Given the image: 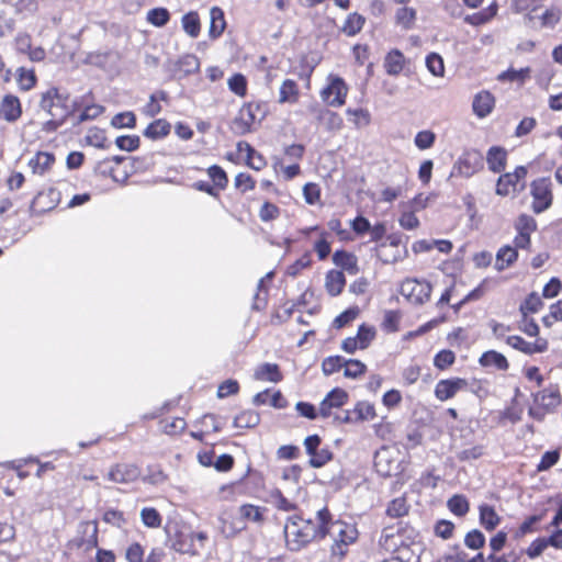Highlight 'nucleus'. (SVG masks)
Instances as JSON below:
<instances>
[{
    "label": "nucleus",
    "instance_id": "72a5a7b5",
    "mask_svg": "<svg viewBox=\"0 0 562 562\" xmlns=\"http://www.w3.org/2000/svg\"><path fill=\"white\" fill-rule=\"evenodd\" d=\"M364 22L366 19L361 14L357 12L350 13L346 19L341 31L347 36H355L362 30Z\"/></svg>",
    "mask_w": 562,
    "mask_h": 562
},
{
    "label": "nucleus",
    "instance_id": "5701e85b",
    "mask_svg": "<svg viewBox=\"0 0 562 562\" xmlns=\"http://www.w3.org/2000/svg\"><path fill=\"white\" fill-rule=\"evenodd\" d=\"M54 161L55 157L53 154L40 151L30 159L29 166L31 167L33 173L42 176L50 169Z\"/></svg>",
    "mask_w": 562,
    "mask_h": 562
},
{
    "label": "nucleus",
    "instance_id": "a19ab883",
    "mask_svg": "<svg viewBox=\"0 0 562 562\" xmlns=\"http://www.w3.org/2000/svg\"><path fill=\"white\" fill-rule=\"evenodd\" d=\"M207 176L214 183V188L218 190H224L228 184V178L225 170L217 165H213L206 170Z\"/></svg>",
    "mask_w": 562,
    "mask_h": 562
},
{
    "label": "nucleus",
    "instance_id": "39448f33",
    "mask_svg": "<svg viewBox=\"0 0 562 562\" xmlns=\"http://www.w3.org/2000/svg\"><path fill=\"white\" fill-rule=\"evenodd\" d=\"M68 97L60 93L58 89L52 88L45 92L41 100V108L52 117L65 120L68 115L66 102Z\"/></svg>",
    "mask_w": 562,
    "mask_h": 562
},
{
    "label": "nucleus",
    "instance_id": "1a4fd4ad",
    "mask_svg": "<svg viewBox=\"0 0 562 562\" xmlns=\"http://www.w3.org/2000/svg\"><path fill=\"white\" fill-rule=\"evenodd\" d=\"M374 467L383 476L397 475L402 471L401 462L391 449L383 448L375 453Z\"/></svg>",
    "mask_w": 562,
    "mask_h": 562
},
{
    "label": "nucleus",
    "instance_id": "6e6d98bb",
    "mask_svg": "<svg viewBox=\"0 0 562 562\" xmlns=\"http://www.w3.org/2000/svg\"><path fill=\"white\" fill-rule=\"evenodd\" d=\"M228 88L238 97H244L247 92V80L244 75L235 74L228 79Z\"/></svg>",
    "mask_w": 562,
    "mask_h": 562
},
{
    "label": "nucleus",
    "instance_id": "20e7f679",
    "mask_svg": "<svg viewBox=\"0 0 562 562\" xmlns=\"http://www.w3.org/2000/svg\"><path fill=\"white\" fill-rule=\"evenodd\" d=\"M400 292L411 303L422 305L430 297L431 284L425 280L408 278L402 282Z\"/></svg>",
    "mask_w": 562,
    "mask_h": 562
},
{
    "label": "nucleus",
    "instance_id": "b1692460",
    "mask_svg": "<svg viewBox=\"0 0 562 562\" xmlns=\"http://www.w3.org/2000/svg\"><path fill=\"white\" fill-rule=\"evenodd\" d=\"M333 261L337 267L342 268L350 274L358 273L357 257L345 250H337L333 255Z\"/></svg>",
    "mask_w": 562,
    "mask_h": 562
},
{
    "label": "nucleus",
    "instance_id": "0e129e2a",
    "mask_svg": "<svg viewBox=\"0 0 562 562\" xmlns=\"http://www.w3.org/2000/svg\"><path fill=\"white\" fill-rule=\"evenodd\" d=\"M408 507L404 497L393 499L386 509L390 517H402L407 514Z\"/></svg>",
    "mask_w": 562,
    "mask_h": 562
},
{
    "label": "nucleus",
    "instance_id": "7ed1b4c3",
    "mask_svg": "<svg viewBox=\"0 0 562 562\" xmlns=\"http://www.w3.org/2000/svg\"><path fill=\"white\" fill-rule=\"evenodd\" d=\"M328 529H283L285 543L289 550L300 551L315 540L327 536Z\"/></svg>",
    "mask_w": 562,
    "mask_h": 562
},
{
    "label": "nucleus",
    "instance_id": "a211bd4d",
    "mask_svg": "<svg viewBox=\"0 0 562 562\" xmlns=\"http://www.w3.org/2000/svg\"><path fill=\"white\" fill-rule=\"evenodd\" d=\"M406 65V58L400 49H391L384 57L383 67L390 76H398Z\"/></svg>",
    "mask_w": 562,
    "mask_h": 562
},
{
    "label": "nucleus",
    "instance_id": "680f3d73",
    "mask_svg": "<svg viewBox=\"0 0 562 562\" xmlns=\"http://www.w3.org/2000/svg\"><path fill=\"white\" fill-rule=\"evenodd\" d=\"M435 139H436L435 133L431 131L425 130V131H420L416 134L414 143L417 148H419L420 150H425V149L430 148L434 145Z\"/></svg>",
    "mask_w": 562,
    "mask_h": 562
},
{
    "label": "nucleus",
    "instance_id": "9b49d317",
    "mask_svg": "<svg viewBox=\"0 0 562 562\" xmlns=\"http://www.w3.org/2000/svg\"><path fill=\"white\" fill-rule=\"evenodd\" d=\"M349 398L348 393L340 389H333L319 404V415L323 418L331 416V411L342 407Z\"/></svg>",
    "mask_w": 562,
    "mask_h": 562
},
{
    "label": "nucleus",
    "instance_id": "f3484780",
    "mask_svg": "<svg viewBox=\"0 0 562 562\" xmlns=\"http://www.w3.org/2000/svg\"><path fill=\"white\" fill-rule=\"evenodd\" d=\"M311 111L316 114L319 124L324 125L328 131H339L342 127V117L328 109H318L312 106Z\"/></svg>",
    "mask_w": 562,
    "mask_h": 562
},
{
    "label": "nucleus",
    "instance_id": "4d7b16f0",
    "mask_svg": "<svg viewBox=\"0 0 562 562\" xmlns=\"http://www.w3.org/2000/svg\"><path fill=\"white\" fill-rule=\"evenodd\" d=\"M345 370H344V375L346 378H351V379H356L358 376H360L361 374H363L366 372V364L362 363L361 361L359 360H356V359H349V360H346V364L344 366Z\"/></svg>",
    "mask_w": 562,
    "mask_h": 562
},
{
    "label": "nucleus",
    "instance_id": "bf43d9fd",
    "mask_svg": "<svg viewBox=\"0 0 562 562\" xmlns=\"http://www.w3.org/2000/svg\"><path fill=\"white\" fill-rule=\"evenodd\" d=\"M15 12L23 15H32L38 9L37 0H15L12 3Z\"/></svg>",
    "mask_w": 562,
    "mask_h": 562
},
{
    "label": "nucleus",
    "instance_id": "c85d7f7f",
    "mask_svg": "<svg viewBox=\"0 0 562 562\" xmlns=\"http://www.w3.org/2000/svg\"><path fill=\"white\" fill-rule=\"evenodd\" d=\"M171 125L164 119L151 122L144 131V136L149 139H159L170 133Z\"/></svg>",
    "mask_w": 562,
    "mask_h": 562
},
{
    "label": "nucleus",
    "instance_id": "338daca9",
    "mask_svg": "<svg viewBox=\"0 0 562 562\" xmlns=\"http://www.w3.org/2000/svg\"><path fill=\"white\" fill-rule=\"evenodd\" d=\"M142 521L146 527H159L161 517L159 513L151 507L143 508L140 512Z\"/></svg>",
    "mask_w": 562,
    "mask_h": 562
},
{
    "label": "nucleus",
    "instance_id": "4c0bfd02",
    "mask_svg": "<svg viewBox=\"0 0 562 562\" xmlns=\"http://www.w3.org/2000/svg\"><path fill=\"white\" fill-rule=\"evenodd\" d=\"M259 414L255 411H244L234 418L236 428H251L259 424Z\"/></svg>",
    "mask_w": 562,
    "mask_h": 562
},
{
    "label": "nucleus",
    "instance_id": "774afa93",
    "mask_svg": "<svg viewBox=\"0 0 562 562\" xmlns=\"http://www.w3.org/2000/svg\"><path fill=\"white\" fill-rule=\"evenodd\" d=\"M400 321L401 314L397 311H386L384 314L382 327L389 333L397 331Z\"/></svg>",
    "mask_w": 562,
    "mask_h": 562
},
{
    "label": "nucleus",
    "instance_id": "7c9ffc66",
    "mask_svg": "<svg viewBox=\"0 0 562 562\" xmlns=\"http://www.w3.org/2000/svg\"><path fill=\"white\" fill-rule=\"evenodd\" d=\"M480 363L483 367H494L498 370H506L508 368V361L505 356L494 350L484 352L480 358Z\"/></svg>",
    "mask_w": 562,
    "mask_h": 562
},
{
    "label": "nucleus",
    "instance_id": "3c124183",
    "mask_svg": "<svg viewBox=\"0 0 562 562\" xmlns=\"http://www.w3.org/2000/svg\"><path fill=\"white\" fill-rule=\"evenodd\" d=\"M426 67L436 77H442L445 74L443 59L436 53H430L426 57Z\"/></svg>",
    "mask_w": 562,
    "mask_h": 562
},
{
    "label": "nucleus",
    "instance_id": "de8ad7c7",
    "mask_svg": "<svg viewBox=\"0 0 562 562\" xmlns=\"http://www.w3.org/2000/svg\"><path fill=\"white\" fill-rule=\"evenodd\" d=\"M346 364V359L341 356H330L323 360L322 370L325 375H330L339 371Z\"/></svg>",
    "mask_w": 562,
    "mask_h": 562
},
{
    "label": "nucleus",
    "instance_id": "412c9836",
    "mask_svg": "<svg viewBox=\"0 0 562 562\" xmlns=\"http://www.w3.org/2000/svg\"><path fill=\"white\" fill-rule=\"evenodd\" d=\"M561 402L560 391L558 386L544 389L535 395V403L540 404L546 411H551L559 406Z\"/></svg>",
    "mask_w": 562,
    "mask_h": 562
},
{
    "label": "nucleus",
    "instance_id": "79ce46f5",
    "mask_svg": "<svg viewBox=\"0 0 562 562\" xmlns=\"http://www.w3.org/2000/svg\"><path fill=\"white\" fill-rule=\"evenodd\" d=\"M480 521L484 527H496L501 522V518L494 507L483 504L480 506Z\"/></svg>",
    "mask_w": 562,
    "mask_h": 562
},
{
    "label": "nucleus",
    "instance_id": "f03ea898",
    "mask_svg": "<svg viewBox=\"0 0 562 562\" xmlns=\"http://www.w3.org/2000/svg\"><path fill=\"white\" fill-rule=\"evenodd\" d=\"M0 554L7 557L8 562H32V557L16 539L15 529H0Z\"/></svg>",
    "mask_w": 562,
    "mask_h": 562
},
{
    "label": "nucleus",
    "instance_id": "423d86ee",
    "mask_svg": "<svg viewBox=\"0 0 562 562\" xmlns=\"http://www.w3.org/2000/svg\"><path fill=\"white\" fill-rule=\"evenodd\" d=\"M206 538L207 537L204 532L191 531L184 533L179 531L176 536L173 548L181 554L198 555L200 550L203 548Z\"/></svg>",
    "mask_w": 562,
    "mask_h": 562
},
{
    "label": "nucleus",
    "instance_id": "2f4dec72",
    "mask_svg": "<svg viewBox=\"0 0 562 562\" xmlns=\"http://www.w3.org/2000/svg\"><path fill=\"white\" fill-rule=\"evenodd\" d=\"M183 31L192 38L199 36L201 31V23L199 14L195 11L186 13L181 19Z\"/></svg>",
    "mask_w": 562,
    "mask_h": 562
},
{
    "label": "nucleus",
    "instance_id": "aec40b11",
    "mask_svg": "<svg viewBox=\"0 0 562 562\" xmlns=\"http://www.w3.org/2000/svg\"><path fill=\"white\" fill-rule=\"evenodd\" d=\"M494 97L488 91L479 92L473 100L472 108L476 116L483 119L487 116L494 108Z\"/></svg>",
    "mask_w": 562,
    "mask_h": 562
},
{
    "label": "nucleus",
    "instance_id": "bb28decb",
    "mask_svg": "<svg viewBox=\"0 0 562 562\" xmlns=\"http://www.w3.org/2000/svg\"><path fill=\"white\" fill-rule=\"evenodd\" d=\"M300 91L296 81L292 79H285L279 91L280 103H296L299 100Z\"/></svg>",
    "mask_w": 562,
    "mask_h": 562
},
{
    "label": "nucleus",
    "instance_id": "e433bc0d",
    "mask_svg": "<svg viewBox=\"0 0 562 562\" xmlns=\"http://www.w3.org/2000/svg\"><path fill=\"white\" fill-rule=\"evenodd\" d=\"M396 24L404 30H411L416 21V10L408 7H402L395 14Z\"/></svg>",
    "mask_w": 562,
    "mask_h": 562
},
{
    "label": "nucleus",
    "instance_id": "4468645a",
    "mask_svg": "<svg viewBox=\"0 0 562 562\" xmlns=\"http://www.w3.org/2000/svg\"><path fill=\"white\" fill-rule=\"evenodd\" d=\"M549 546H553L555 548L562 547V529H557L555 532L548 538L543 537L536 539L527 548L526 553L530 559H535L539 557Z\"/></svg>",
    "mask_w": 562,
    "mask_h": 562
},
{
    "label": "nucleus",
    "instance_id": "37998d69",
    "mask_svg": "<svg viewBox=\"0 0 562 562\" xmlns=\"http://www.w3.org/2000/svg\"><path fill=\"white\" fill-rule=\"evenodd\" d=\"M346 114L350 116V121L357 128L368 126L371 121V115L366 109H347Z\"/></svg>",
    "mask_w": 562,
    "mask_h": 562
},
{
    "label": "nucleus",
    "instance_id": "a878e982",
    "mask_svg": "<svg viewBox=\"0 0 562 562\" xmlns=\"http://www.w3.org/2000/svg\"><path fill=\"white\" fill-rule=\"evenodd\" d=\"M518 257V252L516 248L505 245L501 247L496 254L495 269L497 271H503L510 265H513Z\"/></svg>",
    "mask_w": 562,
    "mask_h": 562
},
{
    "label": "nucleus",
    "instance_id": "dca6fc26",
    "mask_svg": "<svg viewBox=\"0 0 562 562\" xmlns=\"http://www.w3.org/2000/svg\"><path fill=\"white\" fill-rule=\"evenodd\" d=\"M22 114L18 97L7 94L0 103V117L7 122H15Z\"/></svg>",
    "mask_w": 562,
    "mask_h": 562
},
{
    "label": "nucleus",
    "instance_id": "ddd939ff",
    "mask_svg": "<svg viewBox=\"0 0 562 562\" xmlns=\"http://www.w3.org/2000/svg\"><path fill=\"white\" fill-rule=\"evenodd\" d=\"M358 537V529H340L331 546V554L342 559L347 554L349 546L355 543Z\"/></svg>",
    "mask_w": 562,
    "mask_h": 562
},
{
    "label": "nucleus",
    "instance_id": "ea45409f",
    "mask_svg": "<svg viewBox=\"0 0 562 562\" xmlns=\"http://www.w3.org/2000/svg\"><path fill=\"white\" fill-rule=\"evenodd\" d=\"M16 81L21 90L29 91L36 83V76L33 69L20 67L16 70Z\"/></svg>",
    "mask_w": 562,
    "mask_h": 562
},
{
    "label": "nucleus",
    "instance_id": "9d476101",
    "mask_svg": "<svg viewBox=\"0 0 562 562\" xmlns=\"http://www.w3.org/2000/svg\"><path fill=\"white\" fill-rule=\"evenodd\" d=\"M468 387V382L461 378L445 379L437 382L435 386V396L445 402L457 395L458 392Z\"/></svg>",
    "mask_w": 562,
    "mask_h": 562
},
{
    "label": "nucleus",
    "instance_id": "49530a36",
    "mask_svg": "<svg viewBox=\"0 0 562 562\" xmlns=\"http://www.w3.org/2000/svg\"><path fill=\"white\" fill-rule=\"evenodd\" d=\"M514 227L517 233H524L530 236L531 233H533L537 229V223L532 216L521 214L516 220Z\"/></svg>",
    "mask_w": 562,
    "mask_h": 562
},
{
    "label": "nucleus",
    "instance_id": "8fccbe9b",
    "mask_svg": "<svg viewBox=\"0 0 562 562\" xmlns=\"http://www.w3.org/2000/svg\"><path fill=\"white\" fill-rule=\"evenodd\" d=\"M357 422L372 420L375 417V409L373 404L369 402H359L353 408Z\"/></svg>",
    "mask_w": 562,
    "mask_h": 562
},
{
    "label": "nucleus",
    "instance_id": "603ef678",
    "mask_svg": "<svg viewBox=\"0 0 562 562\" xmlns=\"http://www.w3.org/2000/svg\"><path fill=\"white\" fill-rule=\"evenodd\" d=\"M530 76V68L508 69L498 76L499 80L517 81L522 83Z\"/></svg>",
    "mask_w": 562,
    "mask_h": 562
},
{
    "label": "nucleus",
    "instance_id": "f257e3e1",
    "mask_svg": "<svg viewBox=\"0 0 562 562\" xmlns=\"http://www.w3.org/2000/svg\"><path fill=\"white\" fill-rule=\"evenodd\" d=\"M415 542V537L408 535V529H383L381 532L376 552L384 557L408 559L413 557L411 547Z\"/></svg>",
    "mask_w": 562,
    "mask_h": 562
},
{
    "label": "nucleus",
    "instance_id": "13d9d810",
    "mask_svg": "<svg viewBox=\"0 0 562 562\" xmlns=\"http://www.w3.org/2000/svg\"><path fill=\"white\" fill-rule=\"evenodd\" d=\"M456 360L454 352L449 349L440 350L434 358V366L439 370L450 367Z\"/></svg>",
    "mask_w": 562,
    "mask_h": 562
},
{
    "label": "nucleus",
    "instance_id": "e2e57ef3",
    "mask_svg": "<svg viewBox=\"0 0 562 562\" xmlns=\"http://www.w3.org/2000/svg\"><path fill=\"white\" fill-rule=\"evenodd\" d=\"M160 424H161V428H162L164 432H166L168 435L180 434L187 427L186 420L183 418H181V417H176V418H173L170 422L169 420H162Z\"/></svg>",
    "mask_w": 562,
    "mask_h": 562
},
{
    "label": "nucleus",
    "instance_id": "69168bd1",
    "mask_svg": "<svg viewBox=\"0 0 562 562\" xmlns=\"http://www.w3.org/2000/svg\"><path fill=\"white\" fill-rule=\"evenodd\" d=\"M115 144L121 150L133 151L139 147L140 140L136 135H124L119 136Z\"/></svg>",
    "mask_w": 562,
    "mask_h": 562
},
{
    "label": "nucleus",
    "instance_id": "c756f323",
    "mask_svg": "<svg viewBox=\"0 0 562 562\" xmlns=\"http://www.w3.org/2000/svg\"><path fill=\"white\" fill-rule=\"evenodd\" d=\"M486 161L492 171L501 172L505 168L506 151L501 147H491L487 151Z\"/></svg>",
    "mask_w": 562,
    "mask_h": 562
},
{
    "label": "nucleus",
    "instance_id": "0eeeda50",
    "mask_svg": "<svg viewBox=\"0 0 562 562\" xmlns=\"http://www.w3.org/2000/svg\"><path fill=\"white\" fill-rule=\"evenodd\" d=\"M348 87L340 77H329V83L321 92L322 99L330 106H341L346 102Z\"/></svg>",
    "mask_w": 562,
    "mask_h": 562
},
{
    "label": "nucleus",
    "instance_id": "58836bf2",
    "mask_svg": "<svg viewBox=\"0 0 562 562\" xmlns=\"http://www.w3.org/2000/svg\"><path fill=\"white\" fill-rule=\"evenodd\" d=\"M449 510L457 516H464L469 512V502L464 495L456 494L447 502Z\"/></svg>",
    "mask_w": 562,
    "mask_h": 562
},
{
    "label": "nucleus",
    "instance_id": "c03bdc74",
    "mask_svg": "<svg viewBox=\"0 0 562 562\" xmlns=\"http://www.w3.org/2000/svg\"><path fill=\"white\" fill-rule=\"evenodd\" d=\"M170 20V13L165 8H155L147 12V21L157 27L165 26Z\"/></svg>",
    "mask_w": 562,
    "mask_h": 562
},
{
    "label": "nucleus",
    "instance_id": "a18cd8bd",
    "mask_svg": "<svg viewBox=\"0 0 562 562\" xmlns=\"http://www.w3.org/2000/svg\"><path fill=\"white\" fill-rule=\"evenodd\" d=\"M398 224L404 229L413 231L416 229L420 223L418 217L415 215V211L403 205V211L398 218Z\"/></svg>",
    "mask_w": 562,
    "mask_h": 562
},
{
    "label": "nucleus",
    "instance_id": "6e6552de",
    "mask_svg": "<svg viewBox=\"0 0 562 562\" xmlns=\"http://www.w3.org/2000/svg\"><path fill=\"white\" fill-rule=\"evenodd\" d=\"M551 182L547 178L535 180L531 184V194L533 198L532 209L536 213H541L551 205Z\"/></svg>",
    "mask_w": 562,
    "mask_h": 562
},
{
    "label": "nucleus",
    "instance_id": "09e8293b",
    "mask_svg": "<svg viewBox=\"0 0 562 562\" xmlns=\"http://www.w3.org/2000/svg\"><path fill=\"white\" fill-rule=\"evenodd\" d=\"M375 337V329L373 326H369L367 324H362L358 328V333L356 335V339L360 345V349H366L369 347L371 341Z\"/></svg>",
    "mask_w": 562,
    "mask_h": 562
},
{
    "label": "nucleus",
    "instance_id": "473e14b6",
    "mask_svg": "<svg viewBox=\"0 0 562 562\" xmlns=\"http://www.w3.org/2000/svg\"><path fill=\"white\" fill-rule=\"evenodd\" d=\"M255 378L257 380L270 381V382H279L282 379V375L279 371V367L274 363H263L260 366L256 372Z\"/></svg>",
    "mask_w": 562,
    "mask_h": 562
},
{
    "label": "nucleus",
    "instance_id": "cd10ccee",
    "mask_svg": "<svg viewBox=\"0 0 562 562\" xmlns=\"http://www.w3.org/2000/svg\"><path fill=\"white\" fill-rule=\"evenodd\" d=\"M506 342L514 349H517L526 355H532L544 350V346L526 341L520 336H508L506 337Z\"/></svg>",
    "mask_w": 562,
    "mask_h": 562
},
{
    "label": "nucleus",
    "instance_id": "052dcab7",
    "mask_svg": "<svg viewBox=\"0 0 562 562\" xmlns=\"http://www.w3.org/2000/svg\"><path fill=\"white\" fill-rule=\"evenodd\" d=\"M542 302L540 296L537 293H531L529 296L521 303L520 305V312L522 316H528L530 313L538 312L539 307L541 306Z\"/></svg>",
    "mask_w": 562,
    "mask_h": 562
},
{
    "label": "nucleus",
    "instance_id": "f8f14e48",
    "mask_svg": "<svg viewBox=\"0 0 562 562\" xmlns=\"http://www.w3.org/2000/svg\"><path fill=\"white\" fill-rule=\"evenodd\" d=\"M480 166L481 159L476 153H465L454 164L451 175L469 178L479 170Z\"/></svg>",
    "mask_w": 562,
    "mask_h": 562
},
{
    "label": "nucleus",
    "instance_id": "6ab92c4d",
    "mask_svg": "<svg viewBox=\"0 0 562 562\" xmlns=\"http://www.w3.org/2000/svg\"><path fill=\"white\" fill-rule=\"evenodd\" d=\"M138 474V470L134 465L117 464L110 470L108 477L114 483H130L135 481Z\"/></svg>",
    "mask_w": 562,
    "mask_h": 562
},
{
    "label": "nucleus",
    "instance_id": "4be33fe9",
    "mask_svg": "<svg viewBox=\"0 0 562 562\" xmlns=\"http://www.w3.org/2000/svg\"><path fill=\"white\" fill-rule=\"evenodd\" d=\"M210 19L209 36L213 40L218 38L226 27L223 10L218 7H213L210 10Z\"/></svg>",
    "mask_w": 562,
    "mask_h": 562
},
{
    "label": "nucleus",
    "instance_id": "2eb2a0df",
    "mask_svg": "<svg viewBox=\"0 0 562 562\" xmlns=\"http://www.w3.org/2000/svg\"><path fill=\"white\" fill-rule=\"evenodd\" d=\"M256 116L251 105H244L234 119L232 130L237 135H245L251 131Z\"/></svg>",
    "mask_w": 562,
    "mask_h": 562
},
{
    "label": "nucleus",
    "instance_id": "f704fd0d",
    "mask_svg": "<svg viewBox=\"0 0 562 562\" xmlns=\"http://www.w3.org/2000/svg\"><path fill=\"white\" fill-rule=\"evenodd\" d=\"M520 187L518 183L514 180V177L510 175V172H507L505 175H502L496 184V193L502 196L509 195L510 193L520 191Z\"/></svg>",
    "mask_w": 562,
    "mask_h": 562
},
{
    "label": "nucleus",
    "instance_id": "5fc2aeb1",
    "mask_svg": "<svg viewBox=\"0 0 562 562\" xmlns=\"http://www.w3.org/2000/svg\"><path fill=\"white\" fill-rule=\"evenodd\" d=\"M245 147L247 151V165L257 171L261 170L266 166V160L262 155L248 143H245Z\"/></svg>",
    "mask_w": 562,
    "mask_h": 562
},
{
    "label": "nucleus",
    "instance_id": "c9c22d12",
    "mask_svg": "<svg viewBox=\"0 0 562 562\" xmlns=\"http://www.w3.org/2000/svg\"><path fill=\"white\" fill-rule=\"evenodd\" d=\"M496 13H497V5H496V3H492L487 8H485L484 10H482L480 12L473 13L471 15H467L465 22L471 25H474V26L482 25V24L488 22L492 18H494L496 15Z\"/></svg>",
    "mask_w": 562,
    "mask_h": 562
},
{
    "label": "nucleus",
    "instance_id": "864d4df0",
    "mask_svg": "<svg viewBox=\"0 0 562 562\" xmlns=\"http://www.w3.org/2000/svg\"><path fill=\"white\" fill-rule=\"evenodd\" d=\"M112 126L116 128L128 127L132 128L136 124L135 114L131 111L117 113L111 121Z\"/></svg>",
    "mask_w": 562,
    "mask_h": 562
},
{
    "label": "nucleus",
    "instance_id": "393cba45",
    "mask_svg": "<svg viewBox=\"0 0 562 562\" xmlns=\"http://www.w3.org/2000/svg\"><path fill=\"white\" fill-rule=\"evenodd\" d=\"M346 284L345 274L338 270H330L326 274L325 288L331 296H336L341 293Z\"/></svg>",
    "mask_w": 562,
    "mask_h": 562
}]
</instances>
